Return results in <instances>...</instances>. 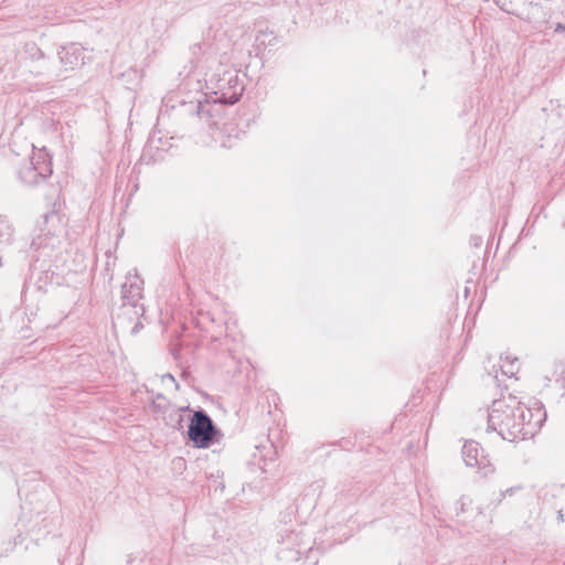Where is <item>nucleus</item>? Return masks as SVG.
<instances>
[{"label": "nucleus", "instance_id": "nucleus-16", "mask_svg": "<svg viewBox=\"0 0 565 565\" xmlns=\"http://www.w3.org/2000/svg\"><path fill=\"white\" fill-rule=\"evenodd\" d=\"M515 362L516 359H514V361H511L508 366L502 365V373L507 376H512L518 370V367L515 366Z\"/></svg>", "mask_w": 565, "mask_h": 565}, {"label": "nucleus", "instance_id": "nucleus-12", "mask_svg": "<svg viewBox=\"0 0 565 565\" xmlns=\"http://www.w3.org/2000/svg\"><path fill=\"white\" fill-rule=\"evenodd\" d=\"M13 227L3 216H0V245H9L13 238Z\"/></svg>", "mask_w": 565, "mask_h": 565}, {"label": "nucleus", "instance_id": "nucleus-1", "mask_svg": "<svg viewBox=\"0 0 565 565\" xmlns=\"http://www.w3.org/2000/svg\"><path fill=\"white\" fill-rule=\"evenodd\" d=\"M518 412V401L513 398L497 399L492 403L488 415V429L497 431L502 439L508 441L525 440L531 438L533 425L524 428L520 426Z\"/></svg>", "mask_w": 565, "mask_h": 565}, {"label": "nucleus", "instance_id": "nucleus-8", "mask_svg": "<svg viewBox=\"0 0 565 565\" xmlns=\"http://www.w3.org/2000/svg\"><path fill=\"white\" fill-rule=\"evenodd\" d=\"M516 415L519 416L520 426L525 428L527 424L533 426L535 425V427H532L533 429H531V438L537 434L546 419V412L543 406L539 404H535L534 407H526L518 402Z\"/></svg>", "mask_w": 565, "mask_h": 565}, {"label": "nucleus", "instance_id": "nucleus-11", "mask_svg": "<svg viewBox=\"0 0 565 565\" xmlns=\"http://www.w3.org/2000/svg\"><path fill=\"white\" fill-rule=\"evenodd\" d=\"M550 0H526L524 17L527 20L535 19L539 13L543 10L544 4Z\"/></svg>", "mask_w": 565, "mask_h": 565}, {"label": "nucleus", "instance_id": "nucleus-19", "mask_svg": "<svg viewBox=\"0 0 565 565\" xmlns=\"http://www.w3.org/2000/svg\"><path fill=\"white\" fill-rule=\"evenodd\" d=\"M565 30V25L562 23H557L555 26V32H563Z\"/></svg>", "mask_w": 565, "mask_h": 565}, {"label": "nucleus", "instance_id": "nucleus-23", "mask_svg": "<svg viewBox=\"0 0 565 565\" xmlns=\"http://www.w3.org/2000/svg\"><path fill=\"white\" fill-rule=\"evenodd\" d=\"M131 562H132V558H131V557H129V559H128V562H127V563H128V565H129Z\"/></svg>", "mask_w": 565, "mask_h": 565}, {"label": "nucleus", "instance_id": "nucleus-17", "mask_svg": "<svg viewBox=\"0 0 565 565\" xmlns=\"http://www.w3.org/2000/svg\"><path fill=\"white\" fill-rule=\"evenodd\" d=\"M210 106V104L207 102L205 103H202V102H199L198 105H196V114L199 117H202L203 115H209L210 114V110L207 109Z\"/></svg>", "mask_w": 565, "mask_h": 565}, {"label": "nucleus", "instance_id": "nucleus-20", "mask_svg": "<svg viewBox=\"0 0 565 565\" xmlns=\"http://www.w3.org/2000/svg\"><path fill=\"white\" fill-rule=\"evenodd\" d=\"M182 422V415H179V420H178V424L180 425Z\"/></svg>", "mask_w": 565, "mask_h": 565}, {"label": "nucleus", "instance_id": "nucleus-3", "mask_svg": "<svg viewBox=\"0 0 565 565\" xmlns=\"http://www.w3.org/2000/svg\"><path fill=\"white\" fill-rule=\"evenodd\" d=\"M52 174L51 156L45 148L35 149L32 156L19 169V178L29 185H34L46 180Z\"/></svg>", "mask_w": 565, "mask_h": 565}, {"label": "nucleus", "instance_id": "nucleus-13", "mask_svg": "<svg viewBox=\"0 0 565 565\" xmlns=\"http://www.w3.org/2000/svg\"><path fill=\"white\" fill-rule=\"evenodd\" d=\"M140 318H136L134 312L130 311L129 315H121V311L118 313V320L119 322L121 323L122 321L121 320H125V319H128L129 321H135L132 328H131V333L132 334H136L139 332V330L142 328V323L140 321Z\"/></svg>", "mask_w": 565, "mask_h": 565}, {"label": "nucleus", "instance_id": "nucleus-9", "mask_svg": "<svg viewBox=\"0 0 565 565\" xmlns=\"http://www.w3.org/2000/svg\"><path fill=\"white\" fill-rule=\"evenodd\" d=\"M61 245L60 234L51 233L50 231L46 233H41L35 238H33L31 246L36 250L41 252V255L44 257H51L52 253L58 248Z\"/></svg>", "mask_w": 565, "mask_h": 565}, {"label": "nucleus", "instance_id": "nucleus-21", "mask_svg": "<svg viewBox=\"0 0 565 565\" xmlns=\"http://www.w3.org/2000/svg\"><path fill=\"white\" fill-rule=\"evenodd\" d=\"M558 519L563 520V514L561 511L558 512Z\"/></svg>", "mask_w": 565, "mask_h": 565}, {"label": "nucleus", "instance_id": "nucleus-7", "mask_svg": "<svg viewBox=\"0 0 565 565\" xmlns=\"http://www.w3.org/2000/svg\"><path fill=\"white\" fill-rule=\"evenodd\" d=\"M462 458L468 467H476L483 472V476H488L494 471L488 456L483 455V449L480 445L475 441H466L462 447Z\"/></svg>", "mask_w": 565, "mask_h": 565}, {"label": "nucleus", "instance_id": "nucleus-6", "mask_svg": "<svg viewBox=\"0 0 565 565\" xmlns=\"http://www.w3.org/2000/svg\"><path fill=\"white\" fill-rule=\"evenodd\" d=\"M209 82L214 85V94L223 104L234 105L237 103L244 92V85L241 83L238 75L233 71H225L222 75H212Z\"/></svg>", "mask_w": 565, "mask_h": 565}, {"label": "nucleus", "instance_id": "nucleus-15", "mask_svg": "<svg viewBox=\"0 0 565 565\" xmlns=\"http://www.w3.org/2000/svg\"><path fill=\"white\" fill-rule=\"evenodd\" d=\"M523 487L521 484L510 487L505 489L504 491L500 492V498L498 500V503H500L504 498L514 495L518 491L522 490Z\"/></svg>", "mask_w": 565, "mask_h": 565}, {"label": "nucleus", "instance_id": "nucleus-22", "mask_svg": "<svg viewBox=\"0 0 565 565\" xmlns=\"http://www.w3.org/2000/svg\"><path fill=\"white\" fill-rule=\"evenodd\" d=\"M463 505H465V502L461 501V511H463Z\"/></svg>", "mask_w": 565, "mask_h": 565}, {"label": "nucleus", "instance_id": "nucleus-18", "mask_svg": "<svg viewBox=\"0 0 565 565\" xmlns=\"http://www.w3.org/2000/svg\"><path fill=\"white\" fill-rule=\"evenodd\" d=\"M57 220L56 213H52L51 215H45V223H49L50 221Z\"/></svg>", "mask_w": 565, "mask_h": 565}, {"label": "nucleus", "instance_id": "nucleus-10", "mask_svg": "<svg viewBox=\"0 0 565 565\" xmlns=\"http://www.w3.org/2000/svg\"><path fill=\"white\" fill-rule=\"evenodd\" d=\"M503 11L523 18L526 0H493Z\"/></svg>", "mask_w": 565, "mask_h": 565}, {"label": "nucleus", "instance_id": "nucleus-4", "mask_svg": "<svg viewBox=\"0 0 565 565\" xmlns=\"http://www.w3.org/2000/svg\"><path fill=\"white\" fill-rule=\"evenodd\" d=\"M218 429L203 409L195 411L190 418L188 437L196 448H207L217 441Z\"/></svg>", "mask_w": 565, "mask_h": 565}, {"label": "nucleus", "instance_id": "nucleus-2", "mask_svg": "<svg viewBox=\"0 0 565 565\" xmlns=\"http://www.w3.org/2000/svg\"><path fill=\"white\" fill-rule=\"evenodd\" d=\"M36 52L42 60L39 70H36L38 76L58 77L62 72L74 70L84 63V49L77 43L64 45L58 50L60 67L54 62L45 60L39 49H36Z\"/></svg>", "mask_w": 565, "mask_h": 565}, {"label": "nucleus", "instance_id": "nucleus-14", "mask_svg": "<svg viewBox=\"0 0 565 565\" xmlns=\"http://www.w3.org/2000/svg\"><path fill=\"white\" fill-rule=\"evenodd\" d=\"M167 405H168V401H167V398L162 394H158L152 399V407L157 412H164Z\"/></svg>", "mask_w": 565, "mask_h": 565}, {"label": "nucleus", "instance_id": "nucleus-5", "mask_svg": "<svg viewBox=\"0 0 565 565\" xmlns=\"http://www.w3.org/2000/svg\"><path fill=\"white\" fill-rule=\"evenodd\" d=\"M142 290L143 281L137 274L129 273L126 276V281L121 286V315H129V312L132 311L136 318L143 316L145 307L140 302L142 299Z\"/></svg>", "mask_w": 565, "mask_h": 565}]
</instances>
